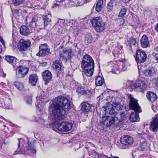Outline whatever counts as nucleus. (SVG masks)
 Wrapping results in <instances>:
<instances>
[{
    "mask_svg": "<svg viewBox=\"0 0 158 158\" xmlns=\"http://www.w3.org/2000/svg\"><path fill=\"white\" fill-rule=\"evenodd\" d=\"M120 98L118 97H112L111 99L110 103H108L106 104V106H107L109 104H111L113 106V109L114 110V107L116 110H121V107L119 103Z\"/></svg>",
    "mask_w": 158,
    "mask_h": 158,
    "instance_id": "15",
    "label": "nucleus"
},
{
    "mask_svg": "<svg viewBox=\"0 0 158 158\" xmlns=\"http://www.w3.org/2000/svg\"><path fill=\"white\" fill-rule=\"evenodd\" d=\"M25 100L28 104H31V96H27L26 97Z\"/></svg>",
    "mask_w": 158,
    "mask_h": 158,
    "instance_id": "41",
    "label": "nucleus"
},
{
    "mask_svg": "<svg viewBox=\"0 0 158 158\" xmlns=\"http://www.w3.org/2000/svg\"><path fill=\"white\" fill-rule=\"evenodd\" d=\"M136 83H135L132 81H128L124 84V86L125 88L131 89V90L135 89Z\"/></svg>",
    "mask_w": 158,
    "mask_h": 158,
    "instance_id": "29",
    "label": "nucleus"
},
{
    "mask_svg": "<svg viewBox=\"0 0 158 158\" xmlns=\"http://www.w3.org/2000/svg\"><path fill=\"white\" fill-rule=\"evenodd\" d=\"M71 107L69 100L60 96L53 99L52 104L49 106L48 110L52 119L57 121L64 119L65 115Z\"/></svg>",
    "mask_w": 158,
    "mask_h": 158,
    "instance_id": "1",
    "label": "nucleus"
},
{
    "mask_svg": "<svg viewBox=\"0 0 158 158\" xmlns=\"http://www.w3.org/2000/svg\"><path fill=\"white\" fill-rule=\"evenodd\" d=\"M39 52L36 55L37 56H45L51 53L50 52V48L47 44H41L39 47Z\"/></svg>",
    "mask_w": 158,
    "mask_h": 158,
    "instance_id": "9",
    "label": "nucleus"
},
{
    "mask_svg": "<svg viewBox=\"0 0 158 158\" xmlns=\"http://www.w3.org/2000/svg\"><path fill=\"white\" fill-rule=\"evenodd\" d=\"M5 59L8 62L12 65L14 68L15 67H19L16 65L18 63V60L15 57L9 55L6 56Z\"/></svg>",
    "mask_w": 158,
    "mask_h": 158,
    "instance_id": "21",
    "label": "nucleus"
},
{
    "mask_svg": "<svg viewBox=\"0 0 158 158\" xmlns=\"http://www.w3.org/2000/svg\"><path fill=\"white\" fill-rule=\"evenodd\" d=\"M31 45V42L30 41L21 39L19 41L18 47L20 51L23 52L27 51Z\"/></svg>",
    "mask_w": 158,
    "mask_h": 158,
    "instance_id": "13",
    "label": "nucleus"
},
{
    "mask_svg": "<svg viewBox=\"0 0 158 158\" xmlns=\"http://www.w3.org/2000/svg\"><path fill=\"white\" fill-rule=\"evenodd\" d=\"M147 56L143 51L141 49L138 50L135 57L136 62L138 63L144 62L146 60Z\"/></svg>",
    "mask_w": 158,
    "mask_h": 158,
    "instance_id": "11",
    "label": "nucleus"
},
{
    "mask_svg": "<svg viewBox=\"0 0 158 158\" xmlns=\"http://www.w3.org/2000/svg\"><path fill=\"white\" fill-rule=\"evenodd\" d=\"M0 41L2 43L4 46H5V43H4V40L2 38H0Z\"/></svg>",
    "mask_w": 158,
    "mask_h": 158,
    "instance_id": "45",
    "label": "nucleus"
},
{
    "mask_svg": "<svg viewBox=\"0 0 158 158\" xmlns=\"http://www.w3.org/2000/svg\"><path fill=\"white\" fill-rule=\"evenodd\" d=\"M28 69L27 68L19 67L17 69L16 74L17 77L21 78L24 77L28 73Z\"/></svg>",
    "mask_w": 158,
    "mask_h": 158,
    "instance_id": "19",
    "label": "nucleus"
},
{
    "mask_svg": "<svg viewBox=\"0 0 158 158\" xmlns=\"http://www.w3.org/2000/svg\"><path fill=\"white\" fill-rule=\"evenodd\" d=\"M52 126V129L56 131L57 130L61 131H67L71 130L72 128L73 124L67 122H62L61 123H53Z\"/></svg>",
    "mask_w": 158,
    "mask_h": 158,
    "instance_id": "6",
    "label": "nucleus"
},
{
    "mask_svg": "<svg viewBox=\"0 0 158 158\" xmlns=\"http://www.w3.org/2000/svg\"><path fill=\"white\" fill-rule=\"evenodd\" d=\"M81 50L79 51L78 52V53L79 54H80L81 52Z\"/></svg>",
    "mask_w": 158,
    "mask_h": 158,
    "instance_id": "54",
    "label": "nucleus"
},
{
    "mask_svg": "<svg viewBox=\"0 0 158 158\" xmlns=\"http://www.w3.org/2000/svg\"><path fill=\"white\" fill-rule=\"evenodd\" d=\"M156 71V69L155 67H152L150 68H148L145 69L143 71V72L145 75H148L151 77L155 75Z\"/></svg>",
    "mask_w": 158,
    "mask_h": 158,
    "instance_id": "23",
    "label": "nucleus"
},
{
    "mask_svg": "<svg viewBox=\"0 0 158 158\" xmlns=\"http://www.w3.org/2000/svg\"><path fill=\"white\" fill-rule=\"evenodd\" d=\"M36 21V18L33 17L32 18V19L31 22V23H35Z\"/></svg>",
    "mask_w": 158,
    "mask_h": 158,
    "instance_id": "48",
    "label": "nucleus"
},
{
    "mask_svg": "<svg viewBox=\"0 0 158 158\" xmlns=\"http://www.w3.org/2000/svg\"><path fill=\"white\" fill-rule=\"evenodd\" d=\"M150 123V130L153 132H156L158 130V114L153 118L152 120Z\"/></svg>",
    "mask_w": 158,
    "mask_h": 158,
    "instance_id": "16",
    "label": "nucleus"
},
{
    "mask_svg": "<svg viewBox=\"0 0 158 158\" xmlns=\"http://www.w3.org/2000/svg\"><path fill=\"white\" fill-rule=\"evenodd\" d=\"M52 68L54 72L56 74L57 77L63 70L62 67L61 63L58 60H56L53 62L52 64Z\"/></svg>",
    "mask_w": 158,
    "mask_h": 158,
    "instance_id": "14",
    "label": "nucleus"
},
{
    "mask_svg": "<svg viewBox=\"0 0 158 158\" xmlns=\"http://www.w3.org/2000/svg\"><path fill=\"white\" fill-rule=\"evenodd\" d=\"M110 156H112V157L111 158H110V157H108V158H119V157L118 156H112L111 154L110 155Z\"/></svg>",
    "mask_w": 158,
    "mask_h": 158,
    "instance_id": "52",
    "label": "nucleus"
},
{
    "mask_svg": "<svg viewBox=\"0 0 158 158\" xmlns=\"http://www.w3.org/2000/svg\"><path fill=\"white\" fill-rule=\"evenodd\" d=\"M1 52V51H0V52Z\"/></svg>",
    "mask_w": 158,
    "mask_h": 158,
    "instance_id": "59",
    "label": "nucleus"
},
{
    "mask_svg": "<svg viewBox=\"0 0 158 158\" xmlns=\"http://www.w3.org/2000/svg\"><path fill=\"white\" fill-rule=\"evenodd\" d=\"M81 67L84 69L83 72L85 75L88 77L92 76L94 70V63L93 58L89 55L86 54L83 57Z\"/></svg>",
    "mask_w": 158,
    "mask_h": 158,
    "instance_id": "5",
    "label": "nucleus"
},
{
    "mask_svg": "<svg viewBox=\"0 0 158 158\" xmlns=\"http://www.w3.org/2000/svg\"><path fill=\"white\" fill-rule=\"evenodd\" d=\"M47 63L46 62H43L40 64V65L42 67H45L46 66Z\"/></svg>",
    "mask_w": 158,
    "mask_h": 158,
    "instance_id": "46",
    "label": "nucleus"
},
{
    "mask_svg": "<svg viewBox=\"0 0 158 158\" xmlns=\"http://www.w3.org/2000/svg\"><path fill=\"white\" fill-rule=\"evenodd\" d=\"M104 79L100 76H98L95 79V84L96 86H101L104 82Z\"/></svg>",
    "mask_w": 158,
    "mask_h": 158,
    "instance_id": "33",
    "label": "nucleus"
},
{
    "mask_svg": "<svg viewBox=\"0 0 158 158\" xmlns=\"http://www.w3.org/2000/svg\"><path fill=\"white\" fill-rule=\"evenodd\" d=\"M111 66L112 68V72L113 73L116 74L119 73L120 68L117 64L112 63H111Z\"/></svg>",
    "mask_w": 158,
    "mask_h": 158,
    "instance_id": "31",
    "label": "nucleus"
},
{
    "mask_svg": "<svg viewBox=\"0 0 158 158\" xmlns=\"http://www.w3.org/2000/svg\"><path fill=\"white\" fill-rule=\"evenodd\" d=\"M93 26L98 32L103 31L106 27V23L103 20L102 18L96 17L93 18L92 21Z\"/></svg>",
    "mask_w": 158,
    "mask_h": 158,
    "instance_id": "7",
    "label": "nucleus"
},
{
    "mask_svg": "<svg viewBox=\"0 0 158 158\" xmlns=\"http://www.w3.org/2000/svg\"><path fill=\"white\" fill-rule=\"evenodd\" d=\"M77 44H75V45H74V46H75V47H77Z\"/></svg>",
    "mask_w": 158,
    "mask_h": 158,
    "instance_id": "57",
    "label": "nucleus"
},
{
    "mask_svg": "<svg viewBox=\"0 0 158 158\" xmlns=\"http://www.w3.org/2000/svg\"><path fill=\"white\" fill-rule=\"evenodd\" d=\"M34 144L32 143L28 138L25 139H19L18 148L15 151L16 154H27L32 157L35 156L36 150L34 148Z\"/></svg>",
    "mask_w": 158,
    "mask_h": 158,
    "instance_id": "3",
    "label": "nucleus"
},
{
    "mask_svg": "<svg viewBox=\"0 0 158 158\" xmlns=\"http://www.w3.org/2000/svg\"><path fill=\"white\" fill-rule=\"evenodd\" d=\"M93 40V37L90 34H86L85 36V44L88 45L91 43Z\"/></svg>",
    "mask_w": 158,
    "mask_h": 158,
    "instance_id": "36",
    "label": "nucleus"
},
{
    "mask_svg": "<svg viewBox=\"0 0 158 158\" xmlns=\"http://www.w3.org/2000/svg\"><path fill=\"white\" fill-rule=\"evenodd\" d=\"M76 90L77 93L81 94H84L85 90L84 87L78 83H75Z\"/></svg>",
    "mask_w": 158,
    "mask_h": 158,
    "instance_id": "34",
    "label": "nucleus"
},
{
    "mask_svg": "<svg viewBox=\"0 0 158 158\" xmlns=\"http://www.w3.org/2000/svg\"><path fill=\"white\" fill-rule=\"evenodd\" d=\"M147 97L151 102L155 101L157 98L156 94L153 92H149L147 94Z\"/></svg>",
    "mask_w": 158,
    "mask_h": 158,
    "instance_id": "28",
    "label": "nucleus"
},
{
    "mask_svg": "<svg viewBox=\"0 0 158 158\" xmlns=\"http://www.w3.org/2000/svg\"><path fill=\"white\" fill-rule=\"evenodd\" d=\"M153 106H152V110H153L155 111V110H154V109H153Z\"/></svg>",
    "mask_w": 158,
    "mask_h": 158,
    "instance_id": "56",
    "label": "nucleus"
},
{
    "mask_svg": "<svg viewBox=\"0 0 158 158\" xmlns=\"http://www.w3.org/2000/svg\"><path fill=\"white\" fill-rule=\"evenodd\" d=\"M149 44L148 37L146 35H143L141 40V44L143 48H146Z\"/></svg>",
    "mask_w": 158,
    "mask_h": 158,
    "instance_id": "27",
    "label": "nucleus"
},
{
    "mask_svg": "<svg viewBox=\"0 0 158 158\" xmlns=\"http://www.w3.org/2000/svg\"><path fill=\"white\" fill-rule=\"evenodd\" d=\"M121 143L124 145H128L132 144L133 142L132 137L128 135H123L120 139Z\"/></svg>",
    "mask_w": 158,
    "mask_h": 158,
    "instance_id": "17",
    "label": "nucleus"
},
{
    "mask_svg": "<svg viewBox=\"0 0 158 158\" xmlns=\"http://www.w3.org/2000/svg\"><path fill=\"white\" fill-rule=\"evenodd\" d=\"M37 80L38 76L35 74H31L29 77V83L31 85H35Z\"/></svg>",
    "mask_w": 158,
    "mask_h": 158,
    "instance_id": "26",
    "label": "nucleus"
},
{
    "mask_svg": "<svg viewBox=\"0 0 158 158\" xmlns=\"http://www.w3.org/2000/svg\"><path fill=\"white\" fill-rule=\"evenodd\" d=\"M127 12V9L126 8L121 9L118 16L120 17H124Z\"/></svg>",
    "mask_w": 158,
    "mask_h": 158,
    "instance_id": "38",
    "label": "nucleus"
},
{
    "mask_svg": "<svg viewBox=\"0 0 158 158\" xmlns=\"http://www.w3.org/2000/svg\"><path fill=\"white\" fill-rule=\"evenodd\" d=\"M44 21V27L41 29H45L48 30L52 29L53 26H52L51 17L49 15H44L42 16Z\"/></svg>",
    "mask_w": 158,
    "mask_h": 158,
    "instance_id": "10",
    "label": "nucleus"
},
{
    "mask_svg": "<svg viewBox=\"0 0 158 158\" xmlns=\"http://www.w3.org/2000/svg\"><path fill=\"white\" fill-rule=\"evenodd\" d=\"M0 118H2L3 119H4V120L6 121V120L4 117H3L2 116H1L0 117Z\"/></svg>",
    "mask_w": 158,
    "mask_h": 158,
    "instance_id": "53",
    "label": "nucleus"
},
{
    "mask_svg": "<svg viewBox=\"0 0 158 158\" xmlns=\"http://www.w3.org/2000/svg\"><path fill=\"white\" fill-rule=\"evenodd\" d=\"M31 32L28 27L26 26H22L20 28V33L22 35L27 36Z\"/></svg>",
    "mask_w": 158,
    "mask_h": 158,
    "instance_id": "24",
    "label": "nucleus"
},
{
    "mask_svg": "<svg viewBox=\"0 0 158 158\" xmlns=\"http://www.w3.org/2000/svg\"><path fill=\"white\" fill-rule=\"evenodd\" d=\"M94 7H93V9L94 8Z\"/></svg>",
    "mask_w": 158,
    "mask_h": 158,
    "instance_id": "58",
    "label": "nucleus"
},
{
    "mask_svg": "<svg viewBox=\"0 0 158 158\" xmlns=\"http://www.w3.org/2000/svg\"><path fill=\"white\" fill-rule=\"evenodd\" d=\"M156 50L158 52V46L157 47V48H156Z\"/></svg>",
    "mask_w": 158,
    "mask_h": 158,
    "instance_id": "55",
    "label": "nucleus"
},
{
    "mask_svg": "<svg viewBox=\"0 0 158 158\" xmlns=\"http://www.w3.org/2000/svg\"><path fill=\"white\" fill-rule=\"evenodd\" d=\"M48 95L46 92H44L43 91H41L39 96L36 97V99L37 100V102L35 103V106L36 107L38 108L40 105V102L41 101L42 102L46 103L49 101V100L47 99Z\"/></svg>",
    "mask_w": 158,
    "mask_h": 158,
    "instance_id": "12",
    "label": "nucleus"
},
{
    "mask_svg": "<svg viewBox=\"0 0 158 158\" xmlns=\"http://www.w3.org/2000/svg\"><path fill=\"white\" fill-rule=\"evenodd\" d=\"M122 1L125 3H128L131 0H122Z\"/></svg>",
    "mask_w": 158,
    "mask_h": 158,
    "instance_id": "49",
    "label": "nucleus"
},
{
    "mask_svg": "<svg viewBox=\"0 0 158 158\" xmlns=\"http://www.w3.org/2000/svg\"><path fill=\"white\" fill-rule=\"evenodd\" d=\"M73 51L71 49H65L63 50L62 52H59L60 56L62 60L66 62L70 60L73 56Z\"/></svg>",
    "mask_w": 158,
    "mask_h": 158,
    "instance_id": "8",
    "label": "nucleus"
},
{
    "mask_svg": "<svg viewBox=\"0 0 158 158\" xmlns=\"http://www.w3.org/2000/svg\"><path fill=\"white\" fill-rule=\"evenodd\" d=\"M119 117H116L117 122L120 127L121 125L123 124L124 123V120L126 117V115L124 112L121 111L120 112Z\"/></svg>",
    "mask_w": 158,
    "mask_h": 158,
    "instance_id": "25",
    "label": "nucleus"
},
{
    "mask_svg": "<svg viewBox=\"0 0 158 158\" xmlns=\"http://www.w3.org/2000/svg\"><path fill=\"white\" fill-rule=\"evenodd\" d=\"M127 96L129 101V108L135 112L131 113L129 117V119L132 122L139 121V118L137 113H139L141 112V108L139 105L137 100L134 98L132 95L127 94Z\"/></svg>",
    "mask_w": 158,
    "mask_h": 158,
    "instance_id": "4",
    "label": "nucleus"
},
{
    "mask_svg": "<svg viewBox=\"0 0 158 158\" xmlns=\"http://www.w3.org/2000/svg\"><path fill=\"white\" fill-rule=\"evenodd\" d=\"M117 1L116 0H110L107 5V9L109 11H112L117 5Z\"/></svg>",
    "mask_w": 158,
    "mask_h": 158,
    "instance_id": "30",
    "label": "nucleus"
},
{
    "mask_svg": "<svg viewBox=\"0 0 158 158\" xmlns=\"http://www.w3.org/2000/svg\"><path fill=\"white\" fill-rule=\"evenodd\" d=\"M14 85L19 90H23L24 88L23 83L19 81L15 82L14 83Z\"/></svg>",
    "mask_w": 158,
    "mask_h": 158,
    "instance_id": "37",
    "label": "nucleus"
},
{
    "mask_svg": "<svg viewBox=\"0 0 158 158\" xmlns=\"http://www.w3.org/2000/svg\"><path fill=\"white\" fill-rule=\"evenodd\" d=\"M43 79L45 82V85H47L52 78V75L51 72L48 70L44 72L42 74Z\"/></svg>",
    "mask_w": 158,
    "mask_h": 158,
    "instance_id": "20",
    "label": "nucleus"
},
{
    "mask_svg": "<svg viewBox=\"0 0 158 158\" xmlns=\"http://www.w3.org/2000/svg\"><path fill=\"white\" fill-rule=\"evenodd\" d=\"M125 22V21L124 19H122L120 20V26H123Z\"/></svg>",
    "mask_w": 158,
    "mask_h": 158,
    "instance_id": "44",
    "label": "nucleus"
},
{
    "mask_svg": "<svg viewBox=\"0 0 158 158\" xmlns=\"http://www.w3.org/2000/svg\"><path fill=\"white\" fill-rule=\"evenodd\" d=\"M155 30L158 33V23L155 25Z\"/></svg>",
    "mask_w": 158,
    "mask_h": 158,
    "instance_id": "47",
    "label": "nucleus"
},
{
    "mask_svg": "<svg viewBox=\"0 0 158 158\" xmlns=\"http://www.w3.org/2000/svg\"><path fill=\"white\" fill-rule=\"evenodd\" d=\"M25 0H12L13 4L15 6H18L23 3Z\"/></svg>",
    "mask_w": 158,
    "mask_h": 158,
    "instance_id": "39",
    "label": "nucleus"
},
{
    "mask_svg": "<svg viewBox=\"0 0 158 158\" xmlns=\"http://www.w3.org/2000/svg\"><path fill=\"white\" fill-rule=\"evenodd\" d=\"M116 113V112L113 109V106L111 104H109L107 106H105L102 116H100L102 121L100 122L99 123L101 130H104L108 127L110 128L111 126L119 127L116 117L110 116L112 115H115Z\"/></svg>",
    "mask_w": 158,
    "mask_h": 158,
    "instance_id": "2",
    "label": "nucleus"
},
{
    "mask_svg": "<svg viewBox=\"0 0 158 158\" xmlns=\"http://www.w3.org/2000/svg\"><path fill=\"white\" fill-rule=\"evenodd\" d=\"M103 6V1L102 0H99L96 4L95 10L98 12L101 11Z\"/></svg>",
    "mask_w": 158,
    "mask_h": 158,
    "instance_id": "32",
    "label": "nucleus"
},
{
    "mask_svg": "<svg viewBox=\"0 0 158 158\" xmlns=\"http://www.w3.org/2000/svg\"><path fill=\"white\" fill-rule=\"evenodd\" d=\"M14 12L16 14H18L19 13V10L18 9H15L14 10Z\"/></svg>",
    "mask_w": 158,
    "mask_h": 158,
    "instance_id": "50",
    "label": "nucleus"
},
{
    "mask_svg": "<svg viewBox=\"0 0 158 158\" xmlns=\"http://www.w3.org/2000/svg\"><path fill=\"white\" fill-rule=\"evenodd\" d=\"M83 1V2L84 3H87L90 2V0H82Z\"/></svg>",
    "mask_w": 158,
    "mask_h": 158,
    "instance_id": "51",
    "label": "nucleus"
},
{
    "mask_svg": "<svg viewBox=\"0 0 158 158\" xmlns=\"http://www.w3.org/2000/svg\"><path fill=\"white\" fill-rule=\"evenodd\" d=\"M140 137L141 138H140L141 139L139 140V141H140V143L141 144H139L141 148H143V143H145L146 140L144 138V135H141Z\"/></svg>",
    "mask_w": 158,
    "mask_h": 158,
    "instance_id": "40",
    "label": "nucleus"
},
{
    "mask_svg": "<svg viewBox=\"0 0 158 158\" xmlns=\"http://www.w3.org/2000/svg\"><path fill=\"white\" fill-rule=\"evenodd\" d=\"M91 93L90 91L89 90H85L84 91V94H82V95H86V97L88 98L90 97V96L91 95Z\"/></svg>",
    "mask_w": 158,
    "mask_h": 158,
    "instance_id": "42",
    "label": "nucleus"
},
{
    "mask_svg": "<svg viewBox=\"0 0 158 158\" xmlns=\"http://www.w3.org/2000/svg\"><path fill=\"white\" fill-rule=\"evenodd\" d=\"M152 55L153 56V58L155 59L157 62H158V54L153 53H152Z\"/></svg>",
    "mask_w": 158,
    "mask_h": 158,
    "instance_id": "43",
    "label": "nucleus"
},
{
    "mask_svg": "<svg viewBox=\"0 0 158 158\" xmlns=\"http://www.w3.org/2000/svg\"><path fill=\"white\" fill-rule=\"evenodd\" d=\"M135 86L136 90L143 92L146 89L147 85L144 81H139L136 83Z\"/></svg>",
    "mask_w": 158,
    "mask_h": 158,
    "instance_id": "18",
    "label": "nucleus"
},
{
    "mask_svg": "<svg viewBox=\"0 0 158 158\" xmlns=\"http://www.w3.org/2000/svg\"><path fill=\"white\" fill-rule=\"evenodd\" d=\"M137 43V41L134 37H131L129 39V44L130 47V50L133 52L132 47L135 46Z\"/></svg>",
    "mask_w": 158,
    "mask_h": 158,
    "instance_id": "35",
    "label": "nucleus"
},
{
    "mask_svg": "<svg viewBox=\"0 0 158 158\" xmlns=\"http://www.w3.org/2000/svg\"><path fill=\"white\" fill-rule=\"evenodd\" d=\"M81 110L84 112H87L92 111L93 106L88 102H83L81 104Z\"/></svg>",
    "mask_w": 158,
    "mask_h": 158,
    "instance_id": "22",
    "label": "nucleus"
}]
</instances>
